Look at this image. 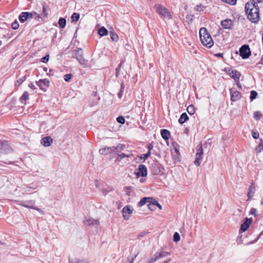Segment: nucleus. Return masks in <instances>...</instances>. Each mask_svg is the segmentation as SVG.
<instances>
[{"label": "nucleus", "instance_id": "6", "mask_svg": "<svg viewBox=\"0 0 263 263\" xmlns=\"http://www.w3.org/2000/svg\"><path fill=\"white\" fill-rule=\"evenodd\" d=\"M239 54L243 59L249 58L251 55V51L249 46L247 45L242 46L239 49Z\"/></svg>", "mask_w": 263, "mask_h": 263}, {"label": "nucleus", "instance_id": "15", "mask_svg": "<svg viewBox=\"0 0 263 263\" xmlns=\"http://www.w3.org/2000/svg\"><path fill=\"white\" fill-rule=\"evenodd\" d=\"M230 92L231 99L232 101H236L240 98L241 95L238 91L231 90Z\"/></svg>", "mask_w": 263, "mask_h": 263}, {"label": "nucleus", "instance_id": "11", "mask_svg": "<svg viewBox=\"0 0 263 263\" xmlns=\"http://www.w3.org/2000/svg\"><path fill=\"white\" fill-rule=\"evenodd\" d=\"M136 175L137 177L140 176L142 177H146L147 175L146 167L143 164L139 165L137 172H136Z\"/></svg>", "mask_w": 263, "mask_h": 263}, {"label": "nucleus", "instance_id": "10", "mask_svg": "<svg viewBox=\"0 0 263 263\" xmlns=\"http://www.w3.org/2000/svg\"><path fill=\"white\" fill-rule=\"evenodd\" d=\"M169 252L162 251L161 252H157L154 255L153 258L150 260V263H153L156 261L157 259L164 257L170 254Z\"/></svg>", "mask_w": 263, "mask_h": 263}, {"label": "nucleus", "instance_id": "7", "mask_svg": "<svg viewBox=\"0 0 263 263\" xmlns=\"http://www.w3.org/2000/svg\"><path fill=\"white\" fill-rule=\"evenodd\" d=\"M203 153L201 146L198 145L197 146V153L196 154V158L194 161V164L196 165L199 166L200 165L201 162L203 158Z\"/></svg>", "mask_w": 263, "mask_h": 263}, {"label": "nucleus", "instance_id": "30", "mask_svg": "<svg viewBox=\"0 0 263 263\" xmlns=\"http://www.w3.org/2000/svg\"><path fill=\"white\" fill-rule=\"evenodd\" d=\"M59 25L61 28H63L65 27L66 24V21L64 18H60L59 20Z\"/></svg>", "mask_w": 263, "mask_h": 263}, {"label": "nucleus", "instance_id": "32", "mask_svg": "<svg viewBox=\"0 0 263 263\" xmlns=\"http://www.w3.org/2000/svg\"><path fill=\"white\" fill-rule=\"evenodd\" d=\"M80 18V15L77 13H73L71 16L72 22H77Z\"/></svg>", "mask_w": 263, "mask_h": 263}, {"label": "nucleus", "instance_id": "50", "mask_svg": "<svg viewBox=\"0 0 263 263\" xmlns=\"http://www.w3.org/2000/svg\"><path fill=\"white\" fill-rule=\"evenodd\" d=\"M123 89H124V87H123V85L122 84L121 85V90H120V92L118 94V96H119V97L120 98H121L122 96V93H123Z\"/></svg>", "mask_w": 263, "mask_h": 263}, {"label": "nucleus", "instance_id": "44", "mask_svg": "<svg viewBox=\"0 0 263 263\" xmlns=\"http://www.w3.org/2000/svg\"><path fill=\"white\" fill-rule=\"evenodd\" d=\"M151 155V152L148 151L146 154H143L141 156V158H143L144 160L147 159Z\"/></svg>", "mask_w": 263, "mask_h": 263}, {"label": "nucleus", "instance_id": "51", "mask_svg": "<svg viewBox=\"0 0 263 263\" xmlns=\"http://www.w3.org/2000/svg\"><path fill=\"white\" fill-rule=\"evenodd\" d=\"M147 233L146 232H142L140 233L138 235V238L143 237L146 235Z\"/></svg>", "mask_w": 263, "mask_h": 263}, {"label": "nucleus", "instance_id": "37", "mask_svg": "<svg viewBox=\"0 0 263 263\" xmlns=\"http://www.w3.org/2000/svg\"><path fill=\"white\" fill-rule=\"evenodd\" d=\"M180 235L178 232H175L174 234L173 240L175 242H178L180 240Z\"/></svg>", "mask_w": 263, "mask_h": 263}, {"label": "nucleus", "instance_id": "23", "mask_svg": "<svg viewBox=\"0 0 263 263\" xmlns=\"http://www.w3.org/2000/svg\"><path fill=\"white\" fill-rule=\"evenodd\" d=\"M189 119V117L187 116V115H186V113H183L180 118L179 119V123L180 124H183L184 123L186 120H187Z\"/></svg>", "mask_w": 263, "mask_h": 263}, {"label": "nucleus", "instance_id": "58", "mask_svg": "<svg viewBox=\"0 0 263 263\" xmlns=\"http://www.w3.org/2000/svg\"><path fill=\"white\" fill-rule=\"evenodd\" d=\"M152 148H153L152 144H149L148 145V151L151 152V150L152 149Z\"/></svg>", "mask_w": 263, "mask_h": 263}, {"label": "nucleus", "instance_id": "29", "mask_svg": "<svg viewBox=\"0 0 263 263\" xmlns=\"http://www.w3.org/2000/svg\"><path fill=\"white\" fill-rule=\"evenodd\" d=\"M27 19L26 12H22L19 16V20L22 23H24Z\"/></svg>", "mask_w": 263, "mask_h": 263}, {"label": "nucleus", "instance_id": "46", "mask_svg": "<svg viewBox=\"0 0 263 263\" xmlns=\"http://www.w3.org/2000/svg\"><path fill=\"white\" fill-rule=\"evenodd\" d=\"M155 201H158L152 198V200H149L148 204H152L153 206H156L157 203L155 202Z\"/></svg>", "mask_w": 263, "mask_h": 263}, {"label": "nucleus", "instance_id": "17", "mask_svg": "<svg viewBox=\"0 0 263 263\" xmlns=\"http://www.w3.org/2000/svg\"><path fill=\"white\" fill-rule=\"evenodd\" d=\"M52 142V139L50 137H46L42 138L41 143L44 146H49Z\"/></svg>", "mask_w": 263, "mask_h": 263}, {"label": "nucleus", "instance_id": "8", "mask_svg": "<svg viewBox=\"0 0 263 263\" xmlns=\"http://www.w3.org/2000/svg\"><path fill=\"white\" fill-rule=\"evenodd\" d=\"M134 209L130 205H126L122 209V214L125 220H128L133 214Z\"/></svg>", "mask_w": 263, "mask_h": 263}, {"label": "nucleus", "instance_id": "1", "mask_svg": "<svg viewBox=\"0 0 263 263\" xmlns=\"http://www.w3.org/2000/svg\"><path fill=\"white\" fill-rule=\"evenodd\" d=\"M245 10L248 18L252 23H257L259 20V10L258 5L254 4L247 3L245 5Z\"/></svg>", "mask_w": 263, "mask_h": 263}, {"label": "nucleus", "instance_id": "35", "mask_svg": "<svg viewBox=\"0 0 263 263\" xmlns=\"http://www.w3.org/2000/svg\"><path fill=\"white\" fill-rule=\"evenodd\" d=\"M204 7L201 4L197 5L195 8L196 11L198 12L203 11L204 10Z\"/></svg>", "mask_w": 263, "mask_h": 263}, {"label": "nucleus", "instance_id": "53", "mask_svg": "<svg viewBox=\"0 0 263 263\" xmlns=\"http://www.w3.org/2000/svg\"><path fill=\"white\" fill-rule=\"evenodd\" d=\"M120 67H117L116 68V77H118L119 74V72H120Z\"/></svg>", "mask_w": 263, "mask_h": 263}, {"label": "nucleus", "instance_id": "40", "mask_svg": "<svg viewBox=\"0 0 263 263\" xmlns=\"http://www.w3.org/2000/svg\"><path fill=\"white\" fill-rule=\"evenodd\" d=\"M72 76L71 74H66L64 75V79L65 81L69 82L70 81V80L71 79Z\"/></svg>", "mask_w": 263, "mask_h": 263}, {"label": "nucleus", "instance_id": "47", "mask_svg": "<svg viewBox=\"0 0 263 263\" xmlns=\"http://www.w3.org/2000/svg\"><path fill=\"white\" fill-rule=\"evenodd\" d=\"M42 15H43L44 17H47V16L48 15V13L47 12L46 8L44 6L43 8V14H42Z\"/></svg>", "mask_w": 263, "mask_h": 263}, {"label": "nucleus", "instance_id": "13", "mask_svg": "<svg viewBox=\"0 0 263 263\" xmlns=\"http://www.w3.org/2000/svg\"><path fill=\"white\" fill-rule=\"evenodd\" d=\"M252 222V218H247L245 221L241 225L240 231H241L242 232L246 231L247 229L249 228Z\"/></svg>", "mask_w": 263, "mask_h": 263}, {"label": "nucleus", "instance_id": "18", "mask_svg": "<svg viewBox=\"0 0 263 263\" xmlns=\"http://www.w3.org/2000/svg\"><path fill=\"white\" fill-rule=\"evenodd\" d=\"M132 252H134V254L131 257H128L125 261L122 262V263H133L135 259L137 256L138 253L136 251H134L133 249H132Z\"/></svg>", "mask_w": 263, "mask_h": 263}, {"label": "nucleus", "instance_id": "48", "mask_svg": "<svg viewBox=\"0 0 263 263\" xmlns=\"http://www.w3.org/2000/svg\"><path fill=\"white\" fill-rule=\"evenodd\" d=\"M252 2L251 4H254L255 5H258L259 3H261L263 0H252Z\"/></svg>", "mask_w": 263, "mask_h": 263}, {"label": "nucleus", "instance_id": "43", "mask_svg": "<svg viewBox=\"0 0 263 263\" xmlns=\"http://www.w3.org/2000/svg\"><path fill=\"white\" fill-rule=\"evenodd\" d=\"M11 26L13 29L16 30L18 29V28L19 27L18 23L17 22V21H15L12 24Z\"/></svg>", "mask_w": 263, "mask_h": 263}, {"label": "nucleus", "instance_id": "41", "mask_svg": "<svg viewBox=\"0 0 263 263\" xmlns=\"http://www.w3.org/2000/svg\"><path fill=\"white\" fill-rule=\"evenodd\" d=\"M257 211L255 208H252L250 211V214L254 215L255 217L257 216Z\"/></svg>", "mask_w": 263, "mask_h": 263}, {"label": "nucleus", "instance_id": "45", "mask_svg": "<svg viewBox=\"0 0 263 263\" xmlns=\"http://www.w3.org/2000/svg\"><path fill=\"white\" fill-rule=\"evenodd\" d=\"M49 60V55H46V56H45L44 57H43L42 60H41V61L43 63H46L47 62H48Z\"/></svg>", "mask_w": 263, "mask_h": 263}, {"label": "nucleus", "instance_id": "49", "mask_svg": "<svg viewBox=\"0 0 263 263\" xmlns=\"http://www.w3.org/2000/svg\"><path fill=\"white\" fill-rule=\"evenodd\" d=\"M252 137L255 139H258L259 138V134H258V133L253 132L252 133Z\"/></svg>", "mask_w": 263, "mask_h": 263}, {"label": "nucleus", "instance_id": "36", "mask_svg": "<svg viewBox=\"0 0 263 263\" xmlns=\"http://www.w3.org/2000/svg\"><path fill=\"white\" fill-rule=\"evenodd\" d=\"M257 96V92L255 90H252L251 91L250 99L251 101L255 99Z\"/></svg>", "mask_w": 263, "mask_h": 263}, {"label": "nucleus", "instance_id": "57", "mask_svg": "<svg viewBox=\"0 0 263 263\" xmlns=\"http://www.w3.org/2000/svg\"><path fill=\"white\" fill-rule=\"evenodd\" d=\"M155 202L157 203L156 206L159 208L160 210L162 209L161 205L158 203V201H155Z\"/></svg>", "mask_w": 263, "mask_h": 263}, {"label": "nucleus", "instance_id": "25", "mask_svg": "<svg viewBox=\"0 0 263 263\" xmlns=\"http://www.w3.org/2000/svg\"><path fill=\"white\" fill-rule=\"evenodd\" d=\"M133 156L132 152H128L127 153H121L118 155V158L122 159L125 157L129 158Z\"/></svg>", "mask_w": 263, "mask_h": 263}, {"label": "nucleus", "instance_id": "38", "mask_svg": "<svg viewBox=\"0 0 263 263\" xmlns=\"http://www.w3.org/2000/svg\"><path fill=\"white\" fill-rule=\"evenodd\" d=\"M111 39L112 41H117L119 39L118 35L115 33H111Z\"/></svg>", "mask_w": 263, "mask_h": 263}, {"label": "nucleus", "instance_id": "60", "mask_svg": "<svg viewBox=\"0 0 263 263\" xmlns=\"http://www.w3.org/2000/svg\"><path fill=\"white\" fill-rule=\"evenodd\" d=\"M216 55L217 57H222V54L221 53H217V54H216Z\"/></svg>", "mask_w": 263, "mask_h": 263}, {"label": "nucleus", "instance_id": "61", "mask_svg": "<svg viewBox=\"0 0 263 263\" xmlns=\"http://www.w3.org/2000/svg\"><path fill=\"white\" fill-rule=\"evenodd\" d=\"M140 181H141V182H144V180H143V179H141V180H140Z\"/></svg>", "mask_w": 263, "mask_h": 263}, {"label": "nucleus", "instance_id": "54", "mask_svg": "<svg viewBox=\"0 0 263 263\" xmlns=\"http://www.w3.org/2000/svg\"><path fill=\"white\" fill-rule=\"evenodd\" d=\"M29 87L32 89H35L36 88L35 85L32 83L29 84Z\"/></svg>", "mask_w": 263, "mask_h": 263}, {"label": "nucleus", "instance_id": "31", "mask_svg": "<svg viewBox=\"0 0 263 263\" xmlns=\"http://www.w3.org/2000/svg\"><path fill=\"white\" fill-rule=\"evenodd\" d=\"M187 111L190 115H193L195 113V107L193 105H189L187 108Z\"/></svg>", "mask_w": 263, "mask_h": 263}, {"label": "nucleus", "instance_id": "63", "mask_svg": "<svg viewBox=\"0 0 263 263\" xmlns=\"http://www.w3.org/2000/svg\"><path fill=\"white\" fill-rule=\"evenodd\" d=\"M103 193H104V195H106V194H107L106 192H105V193L103 192Z\"/></svg>", "mask_w": 263, "mask_h": 263}, {"label": "nucleus", "instance_id": "26", "mask_svg": "<svg viewBox=\"0 0 263 263\" xmlns=\"http://www.w3.org/2000/svg\"><path fill=\"white\" fill-rule=\"evenodd\" d=\"M69 263H88L87 261L85 259H80L78 258H74L69 260Z\"/></svg>", "mask_w": 263, "mask_h": 263}, {"label": "nucleus", "instance_id": "20", "mask_svg": "<svg viewBox=\"0 0 263 263\" xmlns=\"http://www.w3.org/2000/svg\"><path fill=\"white\" fill-rule=\"evenodd\" d=\"M84 223L86 225H95L98 224L99 221L98 220L92 219H87L85 220Z\"/></svg>", "mask_w": 263, "mask_h": 263}, {"label": "nucleus", "instance_id": "14", "mask_svg": "<svg viewBox=\"0 0 263 263\" xmlns=\"http://www.w3.org/2000/svg\"><path fill=\"white\" fill-rule=\"evenodd\" d=\"M255 192V187L254 185V183L252 182L249 188V191L247 194V196L248 197V200H249L252 199L253 197L254 194Z\"/></svg>", "mask_w": 263, "mask_h": 263}, {"label": "nucleus", "instance_id": "19", "mask_svg": "<svg viewBox=\"0 0 263 263\" xmlns=\"http://www.w3.org/2000/svg\"><path fill=\"white\" fill-rule=\"evenodd\" d=\"M36 84L41 88L43 86L48 87L49 85V81L47 79L40 80L39 81L36 82Z\"/></svg>", "mask_w": 263, "mask_h": 263}, {"label": "nucleus", "instance_id": "56", "mask_svg": "<svg viewBox=\"0 0 263 263\" xmlns=\"http://www.w3.org/2000/svg\"><path fill=\"white\" fill-rule=\"evenodd\" d=\"M3 162L7 163V164H11L12 163V161H7V160H3Z\"/></svg>", "mask_w": 263, "mask_h": 263}, {"label": "nucleus", "instance_id": "3", "mask_svg": "<svg viewBox=\"0 0 263 263\" xmlns=\"http://www.w3.org/2000/svg\"><path fill=\"white\" fill-rule=\"evenodd\" d=\"M156 12L162 17L171 18V14L166 8L160 4H156L155 6Z\"/></svg>", "mask_w": 263, "mask_h": 263}, {"label": "nucleus", "instance_id": "42", "mask_svg": "<svg viewBox=\"0 0 263 263\" xmlns=\"http://www.w3.org/2000/svg\"><path fill=\"white\" fill-rule=\"evenodd\" d=\"M117 121L121 124H124L125 123V119L122 116H119L117 118Z\"/></svg>", "mask_w": 263, "mask_h": 263}, {"label": "nucleus", "instance_id": "12", "mask_svg": "<svg viewBox=\"0 0 263 263\" xmlns=\"http://www.w3.org/2000/svg\"><path fill=\"white\" fill-rule=\"evenodd\" d=\"M221 25L223 29H231L233 26V22L230 19H226L221 22Z\"/></svg>", "mask_w": 263, "mask_h": 263}, {"label": "nucleus", "instance_id": "21", "mask_svg": "<svg viewBox=\"0 0 263 263\" xmlns=\"http://www.w3.org/2000/svg\"><path fill=\"white\" fill-rule=\"evenodd\" d=\"M161 135L164 139L167 140L169 139L170 133L168 130L164 129L161 130Z\"/></svg>", "mask_w": 263, "mask_h": 263}, {"label": "nucleus", "instance_id": "5", "mask_svg": "<svg viewBox=\"0 0 263 263\" xmlns=\"http://www.w3.org/2000/svg\"><path fill=\"white\" fill-rule=\"evenodd\" d=\"M125 146L122 144H119L116 147L112 146L110 147H105L100 150V153L102 154H107L108 152H120L123 150Z\"/></svg>", "mask_w": 263, "mask_h": 263}, {"label": "nucleus", "instance_id": "4", "mask_svg": "<svg viewBox=\"0 0 263 263\" xmlns=\"http://www.w3.org/2000/svg\"><path fill=\"white\" fill-rule=\"evenodd\" d=\"M73 57L76 58L81 65H86L87 61L83 57V50L81 48H78L73 51Z\"/></svg>", "mask_w": 263, "mask_h": 263}, {"label": "nucleus", "instance_id": "34", "mask_svg": "<svg viewBox=\"0 0 263 263\" xmlns=\"http://www.w3.org/2000/svg\"><path fill=\"white\" fill-rule=\"evenodd\" d=\"M261 116V114L260 111H255L254 113V118L256 120H259L260 119Z\"/></svg>", "mask_w": 263, "mask_h": 263}, {"label": "nucleus", "instance_id": "39", "mask_svg": "<svg viewBox=\"0 0 263 263\" xmlns=\"http://www.w3.org/2000/svg\"><path fill=\"white\" fill-rule=\"evenodd\" d=\"M228 4L234 5L236 3L237 0H221Z\"/></svg>", "mask_w": 263, "mask_h": 263}, {"label": "nucleus", "instance_id": "33", "mask_svg": "<svg viewBox=\"0 0 263 263\" xmlns=\"http://www.w3.org/2000/svg\"><path fill=\"white\" fill-rule=\"evenodd\" d=\"M26 80V77L24 76L22 77L21 78H20L18 79L16 83H15V86H20Z\"/></svg>", "mask_w": 263, "mask_h": 263}, {"label": "nucleus", "instance_id": "9", "mask_svg": "<svg viewBox=\"0 0 263 263\" xmlns=\"http://www.w3.org/2000/svg\"><path fill=\"white\" fill-rule=\"evenodd\" d=\"M12 151L11 148L7 142L0 143V155L10 154Z\"/></svg>", "mask_w": 263, "mask_h": 263}, {"label": "nucleus", "instance_id": "16", "mask_svg": "<svg viewBox=\"0 0 263 263\" xmlns=\"http://www.w3.org/2000/svg\"><path fill=\"white\" fill-rule=\"evenodd\" d=\"M227 72L235 81H238L239 80L240 74L237 73L236 70L229 69L228 70Z\"/></svg>", "mask_w": 263, "mask_h": 263}, {"label": "nucleus", "instance_id": "27", "mask_svg": "<svg viewBox=\"0 0 263 263\" xmlns=\"http://www.w3.org/2000/svg\"><path fill=\"white\" fill-rule=\"evenodd\" d=\"M29 93L27 91H25L23 93V95L20 98V101L22 103H23L24 101H25L29 99Z\"/></svg>", "mask_w": 263, "mask_h": 263}, {"label": "nucleus", "instance_id": "28", "mask_svg": "<svg viewBox=\"0 0 263 263\" xmlns=\"http://www.w3.org/2000/svg\"><path fill=\"white\" fill-rule=\"evenodd\" d=\"M21 205L23 206H24V207H25V208H29V209H33V210H36V211H39L40 213H43V212L42 211V210L41 209L38 208L33 206L32 205H30L26 204H22Z\"/></svg>", "mask_w": 263, "mask_h": 263}, {"label": "nucleus", "instance_id": "2", "mask_svg": "<svg viewBox=\"0 0 263 263\" xmlns=\"http://www.w3.org/2000/svg\"><path fill=\"white\" fill-rule=\"evenodd\" d=\"M200 41L202 44L208 48H211L214 42L211 35L208 33L205 28H201L199 30Z\"/></svg>", "mask_w": 263, "mask_h": 263}, {"label": "nucleus", "instance_id": "52", "mask_svg": "<svg viewBox=\"0 0 263 263\" xmlns=\"http://www.w3.org/2000/svg\"><path fill=\"white\" fill-rule=\"evenodd\" d=\"M33 13L30 12H26V15L28 18H32L33 16Z\"/></svg>", "mask_w": 263, "mask_h": 263}, {"label": "nucleus", "instance_id": "62", "mask_svg": "<svg viewBox=\"0 0 263 263\" xmlns=\"http://www.w3.org/2000/svg\"><path fill=\"white\" fill-rule=\"evenodd\" d=\"M0 245H4V244L0 241Z\"/></svg>", "mask_w": 263, "mask_h": 263}, {"label": "nucleus", "instance_id": "59", "mask_svg": "<svg viewBox=\"0 0 263 263\" xmlns=\"http://www.w3.org/2000/svg\"><path fill=\"white\" fill-rule=\"evenodd\" d=\"M123 63V62H121L120 63V64L119 65L118 67H120V68H121V67L122 66V64Z\"/></svg>", "mask_w": 263, "mask_h": 263}, {"label": "nucleus", "instance_id": "55", "mask_svg": "<svg viewBox=\"0 0 263 263\" xmlns=\"http://www.w3.org/2000/svg\"><path fill=\"white\" fill-rule=\"evenodd\" d=\"M148 208H149L151 210H152V211H153V210H155V206H153V204H148Z\"/></svg>", "mask_w": 263, "mask_h": 263}, {"label": "nucleus", "instance_id": "64", "mask_svg": "<svg viewBox=\"0 0 263 263\" xmlns=\"http://www.w3.org/2000/svg\"><path fill=\"white\" fill-rule=\"evenodd\" d=\"M175 151L178 152V150L177 149H175Z\"/></svg>", "mask_w": 263, "mask_h": 263}, {"label": "nucleus", "instance_id": "24", "mask_svg": "<svg viewBox=\"0 0 263 263\" xmlns=\"http://www.w3.org/2000/svg\"><path fill=\"white\" fill-rule=\"evenodd\" d=\"M98 34L102 36H106L108 34V31L105 28L102 27L99 29Z\"/></svg>", "mask_w": 263, "mask_h": 263}, {"label": "nucleus", "instance_id": "22", "mask_svg": "<svg viewBox=\"0 0 263 263\" xmlns=\"http://www.w3.org/2000/svg\"><path fill=\"white\" fill-rule=\"evenodd\" d=\"M149 200H152V197H144L140 200L139 202L138 205L139 206H143L146 203H148Z\"/></svg>", "mask_w": 263, "mask_h": 263}]
</instances>
